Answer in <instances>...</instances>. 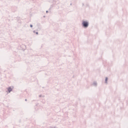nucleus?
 <instances>
[{"label":"nucleus","instance_id":"1a4fd4ad","mask_svg":"<svg viewBox=\"0 0 128 128\" xmlns=\"http://www.w3.org/2000/svg\"><path fill=\"white\" fill-rule=\"evenodd\" d=\"M26 100H28L26 99L25 100V101L26 102Z\"/></svg>","mask_w":128,"mask_h":128},{"label":"nucleus","instance_id":"f03ea898","mask_svg":"<svg viewBox=\"0 0 128 128\" xmlns=\"http://www.w3.org/2000/svg\"><path fill=\"white\" fill-rule=\"evenodd\" d=\"M12 88H11V87H9V88H8V92L9 94L10 92H12Z\"/></svg>","mask_w":128,"mask_h":128},{"label":"nucleus","instance_id":"423d86ee","mask_svg":"<svg viewBox=\"0 0 128 128\" xmlns=\"http://www.w3.org/2000/svg\"><path fill=\"white\" fill-rule=\"evenodd\" d=\"M39 98H42V95H39Z\"/></svg>","mask_w":128,"mask_h":128},{"label":"nucleus","instance_id":"f8f14e48","mask_svg":"<svg viewBox=\"0 0 128 128\" xmlns=\"http://www.w3.org/2000/svg\"><path fill=\"white\" fill-rule=\"evenodd\" d=\"M70 6H72V4H70Z\"/></svg>","mask_w":128,"mask_h":128},{"label":"nucleus","instance_id":"f257e3e1","mask_svg":"<svg viewBox=\"0 0 128 128\" xmlns=\"http://www.w3.org/2000/svg\"><path fill=\"white\" fill-rule=\"evenodd\" d=\"M82 25L83 26L84 28H88V22L86 21H83L82 22Z\"/></svg>","mask_w":128,"mask_h":128},{"label":"nucleus","instance_id":"6e6552de","mask_svg":"<svg viewBox=\"0 0 128 128\" xmlns=\"http://www.w3.org/2000/svg\"><path fill=\"white\" fill-rule=\"evenodd\" d=\"M22 46H24V45H22Z\"/></svg>","mask_w":128,"mask_h":128},{"label":"nucleus","instance_id":"7ed1b4c3","mask_svg":"<svg viewBox=\"0 0 128 128\" xmlns=\"http://www.w3.org/2000/svg\"><path fill=\"white\" fill-rule=\"evenodd\" d=\"M33 32H34V34H38V32H36V30H34V31H33Z\"/></svg>","mask_w":128,"mask_h":128},{"label":"nucleus","instance_id":"9d476101","mask_svg":"<svg viewBox=\"0 0 128 128\" xmlns=\"http://www.w3.org/2000/svg\"><path fill=\"white\" fill-rule=\"evenodd\" d=\"M94 84H96V83H94Z\"/></svg>","mask_w":128,"mask_h":128},{"label":"nucleus","instance_id":"0eeeda50","mask_svg":"<svg viewBox=\"0 0 128 128\" xmlns=\"http://www.w3.org/2000/svg\"><path fill=\"white\" fill-rule=\"evenodd\" d=\"M46 14H48V11L46 10Z\"/></svg>","mask_w":128,"mask_h":128},{"label":"nucleus","instance_id":"20e7f679","mask_svg":"<svg viewBox=\"0 0 128 128\" xmlns=\"http://www.w3.org/2000/svg\"><path fill=\"white\" fill-rule=\"evenodd\" d=\"M30 28H32V24H30Z\"/></svg>","mask_w":128,"mask_h":128},{"label":"nucleus","instance_id":"9b49d317","mask_svg":"<svg viewBox=\"0 0 128 128\" xmlns=\"http://www.w3.org/2000/svg\"><path fill=\"white\" fill-rule=\"evenodd\" d=\"M32 0L34 2V0Z\"/></svg>","mask_w":128,"mask_h":128},{"label":"nucleus","instance_id":"39448f33","mask_svg":"<svg viewBox=\"0 0 128 128\" xmlns=\"http://www.w3.org/2000/svg\"><path fill=\"white\" fill-rule=\"evenodd\" d=\"M106 82H108V78H106Z\"/></svg>","mask_w":128,"mask_h":128}]
</instances>
